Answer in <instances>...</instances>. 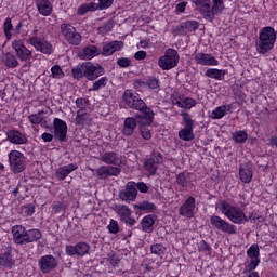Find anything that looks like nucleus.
<instances>
[{
  "mask_svg": "<svg viewBox=\"0 0 277 277\" xmlns=\"http://www.w3.org/2000/svg\"><path fill=\"white\" fill-rule=\"evenodd\" d=\"M103 75H105V68L101 64L94 65L93 63L84 62L71 68V77L77 81H80V79L96 81Z\"/></svg>",
  "mask_w": 277,
  "mask_h": 277,
  "instance_id": "1",
  "label": "nucleus"
},
{
  "mask_svg": "<svg viewBox=\"0 0 277 277\" xmlns=\"http://www.w3.org/2000/svg\"><path fill=\"white\" fill-rule=\"evenodd\" d=\"M14 243L17 246H26V243H34L42 239V232L40 229H26L22 225H14L11 229Z\"/></svg>",
  "mask_w": 277,
  "mask_h": 277,
  "instance_id": "2",
  "label": "nucleus"
},
{
  "mask_svg": "<svg viewBox=\"0 0 277 277\" xmlns=\"http://www.w3.org/2000/svg\"><path fill=\"white\" fill-rule=\"evenodd\" d=\"M129 107L130 109H135L136 111H141L142 115L140 114L135 115V118L138 119L140 127H150L153 122H155V111H153V108L146 105V102H144V100L136 97L132 102V105Z\"/></svg>",
  "mask_w": 277,
  "mask_h": 277,
  "instance_id": "3",
  "label": "nucleus"
},
{
  "mask_svg": "<svg viewBox=\"0 0 277 277\" xmlns=\"http://www.w3.org/2000/svg\"><path fill=\"white\" fill-rule=\"evenodd\" d=\"M276 42V30L273 27L266 26L264 27L259 36V41L256 44L258 53L265 54L267 51H272L274 49V44Z\"/></svg>",
  "mask_w": 277,
  "mask_h": 277,
  "instance_id": "4",
  "label": "nucleus"
},
{
  "mask_svg": "<svg viewBox=\"0 0 277 277\" xmlns=\"http://www.w3.org/2000/svg\"><path fill=\"white\" fill-rule=\"evenodd\" d=\"M220 211L225 215L233 224H246V222H250V219L246 216L243 211L237 207L230 206V203L226 201H221Z\"/></svg>",
  "mask_w": 277,
  "mask_h": 277,
  "instance_id": "5",
  "label": "nucleus"
},
{
  "mask_svg": "<svg viewBox=\"0 0 277 277\" xmlns=\"http://www.w3.org/2000/svg\"><path fill=\"white\" fill-rule=\"evenodd\" d=\"M179 52L172 48L166 50L164 55L160 56L158 60V66L162 70H172V68H176L179 66Z\"/></svg>",
  "mask_w": 277,
  "mask_h": 277,
  "instance_id": "6",
  "label": "nucleus"
},
{
  "mask_svg": "<svg viewBox=\"0 0 277 277\" xmlns=\"http://www.w3.org/2000/svg\"><path fill=\"white\" fill-rule=\"evenodd\" d=\"M180 116H182L184 128L179 131V137L180 140H183V142H192V140L195 137L194 120L192 119V115L185 110H182Z\"/></svg>",
  "mask_w": 277,
  "mask_h": 277,
  "instance_id": "7",
  "label": "nucleus"
},
{
  "mask_svg": "<svg viewBox=\"0 0 277 277\" xmlns=\"http://www.w3.org/2000/svg\"><path fill=\"white\" fill-rule=\"evenodd\" d=\"M9 166L13 174H21L27 168L25 155L18 150H11L9 154Z\"/></svg>",
  "mask_w": 277,
  "mask_h": 277,
  "instance_id": "8",
  "label": "nucleus"
},
{
  "mask_svg": "<svg viewBox=\"0 0 277 277\" xmlns=\"http://www.w3.org/2000/svg\"><path fill=\"white\" fill-rule=\"evenodd\" d=\"M161 163H163V154L153 150L144 161V169L148 172L149 176H155Z\"/></svg>",
  "mask_w": 277,
  "mask_h": 277,
  "instance_id": "9",
  "label": "nucleus"
},
{
  "mask_svg": "<svg viewBox=\"0 0 277 277\" xmlns=\"http://www.w3.org/2000/svg\"><path fill=\"white\" fill-rule=\"evenodd\" d=\"M114 211H115V213H117V215H119L120 222L126 224V226H130V228H131V227L135 226V224L137 223L135 217H132L133 210H131V208H129L128 206L117 205V206H115Z\"/></svg>",
  "mask_w": 277,
  "mask_h": 277,
  "instance_id": "10",
  "label": "nucleus"
},
{
  "mask_svg": "<svg viewBox=\"0 0 277 277\" xmlns=\"http://www.w3.org/2000/svg\"><path fill=\"white\" fill-rule=\"evenodd\" d=\"M210 223L216 230L221 233H226L227 235H237V227L217 215L210 217Z\"/></svg>",
  "mask_w": 277,
  "mask_h": 277,
  "instance_id": "11",
  "label": "nucleus"
},
{
  "mask_svg": "<svg viewBox=\"0 0 277 277\" xmlns=\"http://www.w3.org/2000/svg\"><path fill=\"white\" fill-rule=\"evenodd\" d=\"M194 3L199 14H201L206 21H209V23H213V21H215L213 16V9L211 6V0H194Z\"/></svg>",
  "mask_w": 277,
  "mask_h": 277,
  "instance_id": "12",
  "label": "nucleus"
},
{
  "mask_svg": "<svg viewBox=\"0 0 277 277\" xmlns=\"http://www.w3.org/2000/svg\"><path fill=\"white\" fill-rule=\"evenodd\" d=\"M53 129L55 140H58V142H68V124H66V121L54 118Z\"/></svg>",
  "mask_w": 277,
  "mask_h": 277,
  "instance_id": "13",
  "label": "nucleus"
},
{
  "mask_svg": "<svg viewBox=\"0 0 277 277\" xmlns=\"http://www.w3.org/2000/svg\"><path fill=\"white\" fill-rule=\"evenodd\" d=\"M247 256L248 259H251L250 263L246 267V272H254L256 267H259V263H261V250L259 249V245L253 243L248 250H247Z\"/></svg>",
  "mask_w": 277,
  "mask_h": 277,
  "instance_id": "14",
  "label": "nucleus"
},
{
  "mask_svg": "<svg viewBox=\"0 0 277 277\" xmlns=\"http://www.w3.org/2000/svg\"><path fill=\"white\" fill-rule=\"evenodd\" d=\"M38 265L42 274H51L60 265V261L53 255H43L39 259Z\"/></svg>",
  "mask_w": 277,
  "mask_h": 277,
  "instance_id": "15",
  "label": "nucleus"
},
{
  "mask_svg": "<svg viewBox=\"0 0 277 277\" xmlns=\"http://www.w3.org/2000/svg\"><path fill=\"white\" fill-rule=\"evenodd\" d=\"M90 248L88 242H78L76 246H66L65 252L67 256H85V254H90Z\"/></svg>",
  "mask_w": 277,
  "mask_h": 277,
  "instance_id": "16",
  "label": "nucleus"
},
{
  "mask_svg": "<svg viewBox=\"0 0 277 277\" xmlns=\"http://www.w3.org/2000/svg\"><path fill=\"white\" fill-rule=\"evenodd\" d=\"M100 160L106 166H113V168H120L121 166H124V159L116 151H105L101 156Z\"/></svg>",
  "mask_w": 277,
  "mask_h": 277,
  "instance_id": "17",
  "label": "nucleus"
},
{
  "mask_svg": "<svg viewBox=\"0 0 277 277\" xmlns=\"http://www.w3.org/2000/svg\"><path fill=\"white\" fill-rule=\"evenodd\" d=\"M179 215L182 217H187L188 220H192L194 215H196V198L188 197L184 205L179 208Z\"/></svg>",
  "mask_w": 277,
  "mask_h": 277,
  "instance_id": "18",
  "label": "nucleus"
},
{
  "mask_svg": "<svg viewBox=\"0 0 277 277\" xmlns=\"http://www.w3.org/2000/svg\"><path fill=\"white\" fill-rule=\"evenodd\" d=\"M12 49H14L16 53V57L21 60V62H29V60H34V54L31 50L27 49L23 42L15 40L12 42Z\"/></svg>",
  "mask_w": 277,
  "mask_h": 277,
  "instance_id": "19",
  "label": "nucleus"
},
{
  "mask_svg": "<svg viewBox=\"0 0 277 277\" xmlns=\"http://www.w3.org/2000/svg\"><path fill=\"white\" fill-rule=\"evenodd\" d=\"M118 196L123 202H135V200H137V189H135V182H128L126 184V189L120 190Z\"/></svg>",
  "mask_w": 277,
  "mask_h": 277,
  "instance_id": "20",
  "label": "nucleus"
},
{
  "mask_svg": "<svg viewBox=\"0 0 277 277\" xmlns=\"http://www.w3.org/2000/svg\"><path fill=\"white\" fill-rule=\"evenodd\" d=\"M95 172L100 181H105L109 179V176H120L122 169L114 166H102L96 169Z\"/></svg>",
  "mask_w": 277,
  "mask_h": 277,
  "instance_id": "21",
  "label": "nucleus"
},
{
  "mask_svg": "<svg viewBox=\"0 0 277 277\" xmlns=\"http://www.w3.org/2000/svg\"><path fill=\"white\" fill-rule=\"evenodd\" d=\"M28 42L29 44H31V47H35L37 51H40V53H44V55H51V53H53V45L47 41H43L37 36L30 37L28 39Z\"/></svg>",
  "mask_w": 277,
  "mask_h": 277,
  "instance_id": "22",
  "label": "nucleus"
},
{
  "mask_svg": "<svg viewBox=\"0 0 277 277\" xmlns=\"http://www.w3.org/2000/svg\"><path fill=\"white\" fill-rule=\"evenodd\" d=\"M137 124H140V119L136 117H128L123 121V128L121 130L122 135L126 137H131L133 133H135V129H137Z\"/></svg>",
  "mask_w": 277,
  "mask_h": 277,
  "instance_id": "23",
  "label": "nucleus"
},
{
  "mask_svg": "<svg viewBox=\"0 0 277 277\" xmlns=\"http://www.w3.org/2000/svg\"><path fill=\"white\" fill-rule=\"evenodd\" d=\"M194 60L196 64H199L200 66H217V64H220L213 55L202 52L195 54Z\"/></svg>",
  "mask_w": 277,
  "mask_h": 277,
  "instance_id": "24",
  "label": "nucleus"
},
{
  "mask_svg": "<svg viewBox=\"0 0 277 277\" xmlns=\"http://www.w3.org/2000/svg\"><path fill=\"white\" fill-rule=\"evenodd\" d=\"M6 140L11 144L21 145V144H27V135L23 134L18 130H9L6 131Z\"/></svg>",
  "mask_w": 277,
  "mask_h": 277,
  "instance_id": "25",
  "label": "nucleus"
},
{
  "mask_svg": "<svg viewBox=\"0 0 277 277\" xmlns=\"http://www.w3.org/2000/svg\"><path fill=\"white\" fill-rule=\"evenodd\" d=\"M75 170H79V166L77 163H70L67 166H63L56 170L55 176L58 181H65L66 176H68V174H70V173L75 172Z\"/></svg>",
  "mask_w": 277,
  "mask_h": 277,
  "instance_id": "26",
  "label": "nucleus"
},
{
  "mask_svg": "<svg viewBox=\"0 0 277 277\" xmlns=\"http://www.w3.org/2000/svg\"><path fill=\"white\" fill-rule=\"evenodd\" d=\"M16 265V260L12 256V251H5L0 254V269H13Z\"/></svg>",
  "mask_w": 277,
  "mask_h": 277,
  "instance_id": "27",
  "label": "nucleus"
},
{
  "mask_svg": "<svg viewBox=\"0 0 277 277\" xmlns=\"http://www.w3.org/2000/svg\"><path fill=\"white\" fill-rule=\"evenodd\" d=\"M36 6L41 16H51L53 14V4L49 0H36Z\"/></svg>",
  "mask_w": 277,
  "mask_h": 277,
  "instance_id": "28",
  "label": "nucleus"
},
{
  "mask_svg": "<svg viewBox=\"0 0 277 277\" xmlns=\"http://www.w3.org/2000/svg\"><path fill=\"white\" fill-rule=\"evenodd\" d=\"M123 47L124 42L122 41H111L103 47L102 55H104L105 57L114 55L116 51H120Z\"/></svg>",
  "mask_w": 277,
  "mask_h": 277,
  "instance_id": "29",
  "label": "nucleus"
},
{
  "mask_svg": "<svg viewBox=\"0 0 277 277\" xmlns=\"http://www.w3.org/2000/svg\"><path fill=\"white\" fill-rule=\"evenodd\" d=\"M83 124H92V117L84 110H77L75 126L81 127Z\"/></svg>",
  "mask_w": 277,
  "mask_h": 277,
  "instance_id": "30",
  "label": "nucleus"
},
{
  "mask_svg": "<svg viewBox=\"0 0 277 277\" xmlns=\"http://www.w3.org/2000/svg\"><path fill=\"white\" fill-rule=\"evenodd\" d=\"M96 55H101V49L96 45H88L79 54V57H82V60H92V57H96Z\"/></svg>",
  "mask_w": 277,
  "mask_h": 277,
  "instance_id": "31",
  "label": "nucleus"
},
{
  "mask_svg": "<svg viewBox=\"0 0 277 277\" xmlns=\"http://www.w3.org/2000/svg\"><path fill=\"white\" fill-rule=\"evenodd\" d=\"M205 75H206V77H209L210 79H216V81H224V77H226V75H228V70L210 68L206 71Z\"/></svg>",
  "mask_w": 277,
  "mask_h": 277,
  "instance_id": "32",
  "label": "nucleus"
},
{
  "mask_svg": "<svg viewBox=\"0 0 277 277\" xmlns=\"http://www.w3.org/2000/svg\"><path fill=\"white\" fill-rule=\"evenodd\" d=\"M175 181L180 187H189L192 185V173L183 171L176 175Z\"/></svg>",
  "mask_w": 277,
  "mask_h": 277,
  "instance_id": "33",
  "label": "nucleus"
},
{
  "mask_svg": "<svg viewBox=\"0 0 277 277\" xmlns=\"http://www.w3.org/2000/svg\"><path fill=\"white\" fill-rule=\"evenodd\" d=\"M157 219V215L148 214L143 217L142 220V230L144 233H153L155 226V220Z\"/></svg>",
  "mask_w": 277,
  "mask_h": 277,
  "instance_id": "34",
  "label": "nucleus"
},
{
  "mask_svg": "<svg viewBox=\"0 0 277 277\" xmlns=\"http://www.w3.org/2000/svg\"><path fill=\"white\" fill-rule=\"evenodd\" d=\"M98 10V6H96V2H90V3H84L77 9V14L78 16H85L88 12H96Z\"/></svg>",
  "mask_w": 277,
  "mask_h": 277,
  "instance_id": "35",
  "label": "nucleus"
},
{
  "mask_svg": "<svg viewBox=\"0 0 277 277\" xmlns=\"http://www.w3.org/2000/svg\"><path fill=\"white\" fill-rule=\"evenodd\" d=\"M2 62L6 68H16L18 66V60H16V56L10 52L3 55Z\"/></svg>",
  "mask_w": 277,
  "mask_h": 277,
  "instance_id": "36",
  "label": "nucleus"
},
{
  "mask_svg": "<svg viewBox=\"0 0 277 277\" xmlns=\"http://www.w3.org/2000/svg\"><path fill=\"white\" fill-rule=\"evenodd\" d=\"M230 109H233L230 105L219 106L212 111V118L220 120L221 118H224V116H226V111H230Z\"/></svg>",
  "mask_w": 277,
  "mask_h": 277,
  "instance_id": "37",
  "label": "nucleus"
},
{
  "mask_svg": "<svg viewBox=\"0 0 277 277\" xmlns=\"http://www.w3.org/2000/svg\"><path fill=\"white\" fill-rule=\"evenodd\" d=\"M142 85H147L149 90H160L161 88V81H159V78L155 76L148 77L146 81L141 82Z\"/></svg>",
  "mask_w": 277,
  "mask_h": 277,
  "instance_id": "38",
  "label": "nucleus"
},
{
  "mask_svg": "<svg viewBox=\"0 0 277 277\" xmlns=\"http://www.w3.org/2000/svg\"><path fill=\"white\" fill-rule=\"evenodd\" d=\"M239 176L242 183H250L253 176L252 170H250L248 167H240Z\"/></svg>",
  "mask_w": 277,
  "mask_h": 277,
  "instance_id": "39",
  "label": "nucleus"
},
{
  "mask_svg": "<svg viewBox=\"0 0 277 277\" xmlns=\"http://www.w3.org/2000/svg\"><path fill=\"white\" fill-rule=\"evenodd\" d=\"M134 209H138V211H157V206L154 202H150L148 200H144L143 202L138 205H134Z\"/></svg>",
  "mask_w": 277,
  "mask_h": 277,
  "instance_id": "40",
  "label": "nucleus"
},
{
  "mask_svg": "<svg viewBox=\"0 0 277 277\" xmlns=\"http://www.w3.org/2000/svg\"><path fill=\"white\" fill-rule=\"evenodd\" d=\"M224 0H212V14L215 19L216 14H221L225 10Z\"/></svg>",
  "mask_w": 277,
  "mask_h": 277,
  "instance_id": "41",
  "label": "nucleus"
},
{
  "mask_svg": "<svg viewBox=\"0 0 277 277\" xmlns=\"http://www.w3.org/2000/svg\"><path fill=\"white\" fill-rule=\"evenodd\" d=\"M232 140L237 144H243L248 140V133L243 130L236 131L232 134Z\"/></svg>",
  "mask_w": 277,
  "mask_h": 277,
  "instance_id": "42",
  "label": "nucleus"
},
{
  "mask_svg": "<svg viewBox=\"0 0 277 277\" xmlns=\"http://www.w3.org/2000/svg\"><path fill=\"white\" fill-rule=\"evenodd\" d=\"M107 81L109 79L107 77H102L97 81L93 82V85L91 89H89L90 92H98V90H103L105 85H107Z\"/></svg>",
  "mask_w": 277,
  "mask_h": 277,
  "instance_id": "43",
  "label": "nucleus"
},
{
  "mask_svg": "<svg viewBox=\"0 0 277 277\" xmlns=\"http://www.w3.org/2000/svg\"><path fill=\"white\" fill-rule=\"evenodd\" d=\"M21 213L24 217H31L36 213V206L34 203L22 206Z\"/></svg>",
  "mask_w": 277,
  "mask_h": 277,
  "instance_id": "44",
  "label": "nucleus"
},
{
  "mask_svg": "<svg viewBox=\"0 0 277 277\" xmlns=\"http://www.w3.org/2000/svg\"><path fill=\"white\" fill-rule=\"evenodd\" d=\"M77 29L70 24L63 23L61 24V34L64 36L65 40L72 35Z\"/></svg>",
  "mask_w": 277,
  "mask_h": 277,
  "instance_id": "45",
  "label": "nucleus"
},
{
  "mask_svg": "<svg viewBox=\"0 0 277 277\" xmlns=\"http://www.w3.org/2000/svg\"><path fill=\"white\" fill-rule=\"evenodd\" d=\"M12 29H14V26L12 25V18L6 17L3 24V31L8 40L12 38Z\"/></svg>",
  "mask_w": 277,
  "mask_h": 277,
  "instance_id": "46",
  "label": "nucleus"
},
{
  "mask_svg": "<svg viewBox=\"0 0 277 277\" xmlns=\"http://www.w3.org/2000/svg\"><path fill=\"white\" fill-rule=\"evenodd\" d=\"M82 39L81 34L77 32V30L66 38L67 42L69 44H74L75 47H79Z\"/></svg>",
  "mask_w": 277,
  "mask_h": 277,
  "instance_id": "47",
  "label": "nucleus"
},
{
  "mask_svg": "<svg viewBox=\"0 0 277 277\" xmlns=\"http://www.w3.org/2000/svg\"><path fill=\"white\" fill-rule=\"evenodd\" d=\"M122 98H123V103H126V105H128V107H130L132 105V103H134V101L137 98V96L135 94H133V91L126 90L123 92Z\"/></svg>",
  "mask_w": 277,
  "mask_h": 277,
  "instance_id": "48",
  "label": "nucleus"
},
{
  "mask_svg": "<svg viewBox=\"0 0 277 277\" xmlns=\"http://www.w3.org/2000/svg\"><path fill=\"white\" fill-rule=\"evenodd\" d=\"M44 110H40L38 114L28 116V120L31 124H42L44 117L42 116Z\"/></svg>",
  "mask_w": 277,
  "mask_h": 277,
  "instance_id": "49",
  "label": "nucleus"
},
{
  "mask_svg": "<svg viewBox=\"0 0 277 277\" xmlns=\"http://www.w3.org/2000/svg\"><path fill=\"white\" fill-rule=\"evenodd\" d=\"M150 250H151V254H156L157 256H162V254H166L167 248L161 243H156L150 247Z\"/></svg>",
  "mask_w": 277,
  "mask_h": 277,
  "instance_id": "50",
  "label": "nucleus"
},
{
  "mask_svg": "<svg viewBox=\"0 0 277 277\" xmlns=\"http://www.w3.org/2000/svg\"><path fill=\"white\" fill-rule=\"evenodd\" d=\"M51 72L53 79H64L65 77L64 70H62V67L60 65L52 66Z\"/></svg>",
  "mask_w": 277,
  "mask_h": 277,
  "instance_id": "51",
  "label": "nucleus"
},
{
  "mask_svg": "<svg viewBox=\"0 0 277 277\" xmlns=\"http://www.w3.org/2000/svg\"><path fill=\"white\" fill-rule=\"evenodd\" d=\"M108 233L111 235H118L120 233V225H118V221L111 219L108 226H107Z\"/></svg>",
  "mask_w": 277,
  "mask_h": 277,
  "instance_id": "52",
  "label": "nucleus"
},
{
  "mask_svg": "<svg viewBox=\"0 0 277 277\" xmlns=\"http://www.w3.org/2000/svg\"><path fill=\"white\" fill-rule=\"evenodd\" d=\"M184 27L187 31H196L200 27V23L198 21H186Z\"/></svg>",
  "mask_w": 277,
  "mask_h": 277,
  "instance_id": "53",
  "label": "nucleus"
},
{
  "mask_svg": "<svg viewBox=\"0 0 277 277\" xmlns=\"http://www.w3.org/2000/svg\"><path fill=\"white\" fill-rule=\"evenodd\" d=\"M114 5V0H98L97 10H109Z\"/></svg>",
  "mask_w": 277,
  "mask_h": 277,
  "instance_id": "54",
  "label": "nucleus"
},
{
  "mask_svg": "<svg viewBox=\"0 0 277 277\" xmlns=\"http://www.w3.org/2000/svg\"><path fill=\"white\" fill-rule=\"evenodd\" d=\"M192 107H196V100L192 97H185L182 101V108L183 109H192Z\"/></svg>",
  "mask_w": 277,
  "mask_h": 277,
  "instance_id": "55",
  "label": "nucleus"
},
{
  "mask_svg": "<svg viewBox=\"0 0 277 277\" xmlns=\"http://www.w3.org/2000/svg\"><path fill=\"white\" fill-rule=\"evenodd\" d=\"M76 107L78 111H85V107H88V100L80 97L76 100Z\"/></svg>",
  "mask_w": 277,
  "mask_h": 277,
  "instance_id": "56",
  "label": "nucleus"
},
{
  "mask_svg": "<svg viewBox=\"0 0 277 277\" xmlns=\"http://www.w3.org/2000/svg\"><path fill=\"white\" fill-rule=\"evenodd\" d=\"M52 211L54 213H62V211H66V203L60 201L54 202L52 205Z\"/></svg>",
  "mask_w": 277,
  "mask_h": 277,
  "instance_id": "57",
  "label": "nucleus"
},
{
  "mask_svg": "<svg viewBox=\"0 0 277 277\" xmlns=\"http://www.w3.org/2000/svg\"><path fill=\"white\" fill-rule=\"evenodd\" d=\"M117 66L119 68H129L131 66V60L129 57H120L117 60Z\"/></svg>",
  "mask_w": 277,
  "mask_h": 277,
  "instance_id": "58",
  "label": "nucleus"
},
{
  "mask_svg": "<svg viewBox=\"0 0 277 277\" xmlns=\"http://www.w3.org/2000/svg\"><path fill=\"white\" fill-rule=\"evenodd\" d=\"M247 220H249V222H252V224L265 222V217L263 215L254 213H251L250 216H247Z\"/></svg>",
  "mask_w": 277,
  "mask_h": 277,
  "instance_id": "59",
  "label": "nucleus"
},
{
  "mask_svg": "<svg viewBox=\"0 0 277 277\" xmlns=\"http://www.w3.org/2000/svg\"><path fill=\"white\" fill-rule=\"evenodd\" d=\"M199 252H207L208 254H211V245H208L207 241L201 240L199 242Z\"/></svg>",
  "mask_w": 277,
  "mask_h": 277,
  "instance_id": "60",
  "label": "nucleus"
},
{
  "mask_svg": "<svg viewBox=\"0 0 277 277\" xmlns=\"http://www.w3.org/2000/svg\"><path fill=\"white\" fill-rule=\"evenodd\" d=\"M141 135L143 140H147V141L153 137V134L150 133L148 128H146V126H141Z\"/></svg>",
  "mask_w": 277,
  "mask_h": 277,
  "instance_id": "61",
  "label": "nucleus"
},
{
  "mask_svg": "<svg viewBox=\"0 0 277 277\" xmlns=\"http://www.w3.org/2000/svg\"><path fill=\"white\" fill-rule=\"evenodd\" d=\"M135 189H136V192L138 189V192H141L142 194L148 193V186L144 182L135 183Z\"/></svg>",
  "mask_w": 277,
  "mask_h": 277,
  "instance_id": "62",
  "label": "nucleus"
},
{
  "mask_svg": "<svg viewBox=\"0 0 277 277\" xmlns=\"http://www.w3.org/2000/svg\"><path fill=\"white\" fill-rule=\"evenodd\" d=\"M109 263H110V265H113V267H116V265H118V263H120V256L118 254L114 253L109 258Z\"/></svg>",
  "mask_w": 277,
  "mask_h": 277,
  "instance_id": "63",
  "label": "nucleus"
},
{
  "mask_svg": "<svg viewBox=\"0 0 277 277\" xmlns=\"http://www.w3.org/2000/svg\"><path fill=\"white\" fill-rule=\"evenodd\" d=\"M134 58L135 60H146V51H137L135 54H134Z\"/></svg>",
  "mask_w": 277,
  "mask_h": 277,
  "instance_id": "64",
  "label": "nucleus"
}]
</instances>
